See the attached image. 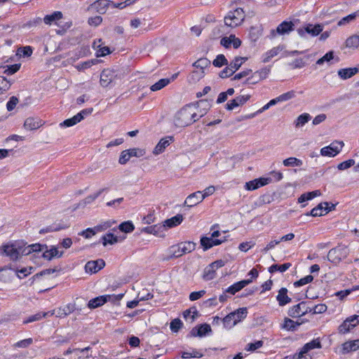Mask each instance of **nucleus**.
Returning a JSON list of instances; mask_svg holds the SVG:
<instances>
[{
    "label": "nucleus",
    "instance_id": "4be33fe9",
    "mask_svg": "<svg viewBox=\"0 0 359 359\" xmlns=\"http://www.w3.org/2000/svg\"><path fill=\"white\" fill-rule=\"evenodd\" d=\"M111 3L109 0H97L92 4L90 8L95 10L97 13L103 14L106 12L107 8Z\"/></svg>",
    "mask_w": 359,
    "mask_h": 359
},
{
    "label": "nucleus",
    "instance_id": "9d476101",
    "mask_svg": "<svg viewBox=\"0 0 359 359\" xmlns=\"http://www.w3.org/2000/svg\"><path fill=\"white\" fill-rule=\"evenodd\" d=\"M105 262L102 259H98L94 261H89L85 265L86 272L89 273H95L104 268Z\"/></svg>",
    "mask_w": 359,
    "mask_h": 359
},
{
    "label": "nucleus",
    "instance_id": "6e6d98bb",
    "mask_svg": "<svg viewBox=\"0 0 359 359\" xmlns=\"http://www.w3.org/2000/svg\"><path fill=\"white\" fill-rule=\"evenodd\" d=\"M11 84L4 76H0V94L4 93L9 89Z\"/></svg>",
    "mask_w": 359,
    "mask_h": 359
},
{
    "label": "nucleus",
    "instance_id": "680f3d73",
    "mask_svg": "<svg viewBox=\"0 0 359 359\" xmlns=\"http://www.w3.org/2000/svg\"><path fill=\"white\" fill-rule=\"evenodd\" d=\"M130 158V155L128 150H124L121 152L120 155L118 163L121 165H124L129 161Z\"/></svg>",
    "mask_w": 359,
    "mask_h": 359
},
{
    "label": "nucleus",
    "instance_id": "0e129e2a",
    "mask_svg": "<svg viewBox=\"0 0 359 359\" xmlns=\"http://www.w3.org/2000/svg\"><path fill=\"white\" fill-rule=\"evenodd\" d=\"M355 164V161L353 159H349L348 161H344L341 163H339L337 166L338 169L340 170H344L347 168H349L352 165Z\"/></svg>",
    "mask_w": 359,
    "mask_h": 359
},
{
    "label": "nucleus",
    "instance_id": "603ef678",
    "mask_svg": "<svg viewBox=\"0 0 359 359\" xmlns=\"http://www.w3.org/2000/svg\"><path fill=\"white\" fill-rule=\"evenodd\" d=\"M334 59V51L331 50L327 53L324 56L321 58L318 59L316 62L317 65H321L325 62H330L331 60Z\"/></svg>",
    "mask_w": 359,
    "mask_h": 359
},
{
    "label": "nucleus",
    "instance_id": "a18cd8bd",
    "mask_svg": "<svg viewBox=\"0 0 359 359\" xmlns=\"http://www.w3.org/2000/svg\"><path fill=\"white\" fill-rule=\"evenodd\" d=\"M48 316V313H42V312H39L34 315L30 316L26 319L24 320L23 323L27 324L29 323H32L34 321L40 320L43 318H46Z\"/></svg>",
    "mask_w": 359,
    "mask_h": 359
},
{
    "label": "nucleus",
    "instance_id": "1a4fd4ad",
    "mask_svg": "<svg viewBox=\"0 0 359 359\" xmlns=\"http://www.w3.org/2000/svg\"><path fill=\"white\" fill-rule=\"evenodd\" d=\"M226 241L224 236L219 239H213L212 237L203 236L201 238V245L203 247L204 251L209 250L213 246L220 245Z\"/></svg>",
    "mask_w": 359,
    "mask_h": 359
},
{
    "label": "nucleus",
    "instance_id": "f257e3e1",
    "mask_svg": "<svg viewBox=\"0 0 359 359\" xmlns=\"http://www.w3.org/2000/svg\"><path fill=\"white\" fill-rule=\"evenodd\" d=\"M196 244L192 241L181 242L169 248L170 258H177L190 253L196 248Z\"/></svg>",
    "mask_w": 359,
    "mask_h": 359
},
{
    "label": "nucleus",
    "instance_id": "aec40b11",
    "mask_svg": "<svg viewBox=\"0 0 359 359\" xmlns=\"http://www.w3.org/2000/svg\"><path fill=\"white\" fill-rule=\"evenodd\" d=\"M212 332V329L210 325L203 324L198 327H194L191 332V334L194 337H204L207 334Z\"/></svg>",
    "mask_w": 359,
    "mask_h": 359
},
{
    "label": "nucleus",
    "instance_id": "c85d7f7f",
    "mask_svg": "<svg viewBox=\"0 0 359 359\" xmlns=\"http://www.w3.org/2000/svg\"><path fill=\"white\" fill-rule=\"evenodd\" d=\"M359 348V339L348 341L342 344V353H348L355 351Z\"/></svg>",
    "mask_w": 359,
    "mask_h": 359
},
{
    "label": "nucleus",
    "instance_id": "e2e57ef3",
    "mask_svg": "<svg viewBox=\"0 0 359 359\" xmlns=\"http://www.w3.org/2000/svg\"><path fill=\"white\" fill-rule=\"evenodd\" d=\"M228 66L225 67L222 71L219 73V76L222 79L228 78L233 75V73H235L234 70L231 68V67L227 65Z\"/></svg>",
    "mask_w": 359,
    "mask_h": 359
},
{
    "label": "nucleus",
    "instance_id": "423d86ee",
    "mask_svg": "<svg viewBox=\"0 0 359 359\" xmlns=\"http://www.w3.org/2000/svg\"><path fill=\"white\" fill-rule=\"evenodd\" d=\"M224 261L218 259L207 266L203 271V278L205 280L214 279L216 275V270L224 266Z\"/></svg>",
    "mask_w": 359,
    "mask_h": 359
},
{
    "label": "nucleus",
    "instance_id": "bf43d9fd",
    "mask_svg": "<svg viewBox=\"0 0 359 359\" xmlns=\"http://www.w3.org/2000/svg\"><path fill=\"white\" fill-rule=\"evenodd\" d=\"M263 346V341L259 340L255 343H250L247 345L245 350L248 351H254Z\"/></svg>",
    "mask_w": 359,
    "mask_h": 359
},
{
    "label": "nucleus",
    "instance_id": "f8f14e48",
    "mask_svg": "<svg viewBox=\"0 0 359 359\" xmlns=\"http://www.w3.org/2000/svg\"><path fill=\"white\" fill-rule=\"evenodd\" d=\"M293 29L294 24L291 21H283L277 27L276 30L272 29L271 33L273 36H275L276 33L280 35H283L285 34H289Z\"/></svg>",
    "mask_w": 359,
    "mask_h": 359
},
{
    "label": "nucleus",
    "instance_id": "f03ea898",
    "mask_svg": "<svg viewBox=\"0 0 359 359\" xmlns=\"http://www.w3.org/2000/svg\"><path fill=\"white\" fill-rule=\"evenodd\" d=\"M248 314L247 308H240L236 311L230 313L226 316L223 319L224 326L226 328H231L236 325L238 323L245 319Z\"/></svg>",
    "mask_w": 359,
    "mask_h": 359
},
{
    "label": "nucleus",
    "instance_id": "7ed1b4c3",
    "mask_svg": "<svg viewBox=\"0 0 359 359\" xmlns=\"http://www.w3.org/2000/svg\"><path fill=\"white\" fill-rule=\"evenodd\" d=\"M245 18V12L241 8H238L233 11H229L224 18V23L231 28L241 25Z\"/></svg>",
    "mask_w": 359,
    "mask_h": 359
},
{
    "label": "nucleus",
    "instance_id": "a211bd4d",
    "mask_svg": "<svg viewBox=\"0 0 359 359\" xmlns=\"http://www.w3.org/2000/svg\"><path fill=\"white\" fill-rule=\"evenodd\" d=\"M252 283L251 279L243 280L229 286L225 292L231 294H235L237 292Z\"/></svg>",
    "mask_w": 359,
    "mask_h": 359
},
{
    "label": "nucleus",
    "instance_id": "39448f33",
    "mask_svg": "<svg viewBox=\"0 0 359 359\" xmlns=\"http://www.w3.org/2000/svg\"><path fill=\"white\" fill-rule=\"evenodd\" d=\"M3 253L11 260H17L22 255L23 246L20 243H8L2 246Z\"/></svg>",
    "mask_w": 359,
    "mask_h": 359
},
{
    "label": "nucleus",
    "instance_id": "69168bd1",
    "mask_svg": "<svg viewBox=\"0 0 359 359\" xmlns=\"http://www.w3.org/2000/svg\"><path fill=\"white\" fill-rule=\"evenodd\" d=\"M128 150L130 153V157H132V156L141 157V156H143L146 154L145 151L144 149H141L134 148V149H128Z\"/></svg>",
    "mask_w": 359,
    "mask_h": 359
},
{
    "label": "nucleus",
    "instance_id": "2eb2a0df",
    "mask_svg": "<svg viewBox=\"0 0 359 359\" xmlns=\"http://www.w3.org/2000/svg\"><path fill=\"white\" fill-rule=\"evenodd\" d=\"M102 45V39H97L93 42V47L97 50V57H104L111 53L108 46H103Z\"/></svg>",
    "mask_w": 359,
    "mask_h": 359
},
{
    "label": "nucleus",
    "instance_id": "412c9836",
    "mask_svg": "<svg viewBox=\"0 0 359 359\" xmlns=\"http://www.w3.org/2000/svg\"><path fill=\"white\" fill-rule=\"evenodd\" d=\"M110 301L109 294L99 296L89 301L88 306L90 309H95L102 306L104 303Z\"/></svg>",
    "mask_w": 359,
    "mask_h": 359
},
{
    "label": "nucleus",
    "instance_id": "0eeeda50",
    "mask_svg": "<svg viewBox=\"0 0 359 359\" xmlns=\"http://www.w3.org/2000/svg\"><path fill=\"white\" fill-rule=\"evenodd\" d=\"M343 147V142L334 141L329 146L322 148L320 149V154L323 156L334 157L340 152Z\"/></svg>",
    "mask_w": 359,
    "mask_h": 359
},
{
    "label": "nucleus",
    "instance_id": "774afa93",
    "mask_svg": "<svg viewBox=\"0 0 359 359\" xmlns=\"http://www.w3.org/2000/svg\"><path fill=\"white\" fill-rule=\"evenodd\" d=\"M295 359H312L308 353L303 348L299 353L294 354Z\"/></svg>",
    "mask_w": 359,
    "mask_h": 359
},
{
    "label": "nucleus",
    "instance_id": "ddd939ff",
    "mask_svg": "<svg viewBox=\"0 0 359 359\" xmlns=\"http://www.w3.org/2000/svg\"><path fill=\"white\" fill-rule=\"evenodd\" d=\"M69 227V224L67 221H60L59 222H55L53 224L47 226L45 229L40 230V233H45L53 231H58L62 229H65Z\"/></svg>",
    "mask_w": 359,
    "mask_h": 359
},
{
    "label": "nucleus",
    "instance_id": "49530a36",
    "mask_svg": "<svg viewBox=\"0 0 359 359\" xmlns=\"http://www.w3.org/2000/svg\"><path fill=\"white\" fill-rule=\"evenodd\" d=\"M118 229L120 231H121L124 233H130L134 230L135 226H134L133 224L132 223V222L127 221V222H123L121 224H120L118 226Z\"/></svg>",
    "mask_w": 359,
    "mask_h": 359
},
{
    "label": "nucleus",
    "instance_id": "e433bc0d",
    "mask_svg": "<svg viewBox=\"0 0 359 359\" xmlns=\"http://www.w3.org/2000/svg\"><path fill=\"white\" fill-rule=\"evenodd\" d=\"M322 346L320 341L319 338H317L313 339L310 342L305 344L302 348L304 349V351H306L308 353L311 350H313L314 348H320Z\"/></svg>",
    "mask_w": 359,
    "mask_h": 359
},
{
    "label": "nucleus",
    "instance_id": "de8ad7c7",
    "mask_svg": "<svg viewBox=\"0 0 359 359\" xmlns=\"http://www.w3.org/2000/svg\"><path fill=\"white\" fill-rule=\"evenodd\" d=\"M212 65L217 67H221L228 65V61L223 54L218 55L213 60Z\"/></svg>",
    "mask_w": 359,
    "mask_h": 359
},
{
    "label": "nucleus",
    "instance_id": "9b49d317",
    "mask_svg": "<svg viewBox=\"0 0 359 359\" xmlns=\"http://www.w3.org/2000/svg\"><path fill=\"white\" fill-rule=\"evenodd\" d=\"M115 72L109 69H104L100 74V85L102 87H107L115 79Z\"/></svg>",
    "mask_w": 359,
    "mask_h": 359
},
{
    "label": "nucleus",
    "instance_id": "3c124183",
    "mask_svg": "<svg viewBox=\"0 0 359 359\" xmlns=\"http://www.w3.org/2000/svg\"><path fill=\"white\" fill-rule=\"evenodd\" d=\"M296 96L294 90H290L278 96V100L280 102L290 100Z\"/></svg>",
    "mask_w": 359,
    "mask_h": 359
},
{
    "label": "nucleus",
    "instance_id": "393cba45",
    "mask_svg": "<svg viewBox=\"0 0 359 359\" xmlns=\"http://www.w3.org/2000/svg\"><path fill=\"white\" fill-rule=\"evenodd\" d=\"M268 72L266 70H261L255 72L250 77H248L246 80V83L248 84L257 83L259 81L266 78Z\"/></svg>",
    "mask_w": 359,
    "mask_h": 359
},
{
    "label": "nucleus",
    "instance_id": "f3484780",
    "mask_svg": "<svg viewBox=\"0 0 359 359\" xmlns=\"http://www.w3.org/2000/svg\"><path fill=\"white\" fill-rule=\"evenodd\" d=\"M322 31H323V26H321L320 25L318 24L314 26L312 25H308L304 28V29H299L298 33L299 35L303 36L304 32H306V33L311 34V36H314L318 35Z\"/></svg>",
    "mask_w": 359,
    "mask_h": 359
},
{
    "label": "nucleus",
    "instance_id": "a19ab883",
    "mask_svg": "<svg viewBox=\"0 0 359 359\" xmlns=\"http://www.w3.org/2000/svg\"><path fill=\"white\" fill-rule=\"evenodd\" d=\"M170 83L169 79H161L150 87L151 91H157L165 87Z\"/></svg>",
    "mask_w": 359,
    "mask_h": 359
},
{
    "label": "nucleus",
    "instance_id": "09e8293b",
    "mask_svg": "<svg viewBox=\"0 0 359 359\" xmlns=\"http://www.w3.org/2000/svg\"><path fill=\"white\" fill-rule=\"evenodd\" d=\"M284 48V46H278L276 47H274L271 50H270L268 53H267V57L266 59H264V62H268L269 60V59L275 57L276 55H277L280 51H282Z\"/></svg>",
    "mask_w": 359,
    "mask_h": 359
},
{
    "label": "nucleus",
    "instance_id": "4c0bfd02",
    "mask_svg": "<svg viewBox=\"0 0 359 359\" xmlns=\"http://www.w3.org/2000/svg\"><path fill=\"white\" fill-rule=\"evenodd\" d=\"M248 60V57H236L229 65L234 72L237 71L241 65Z\"/></svg>",
    "mask_w": 359,
    "mask_h": 359
},
{
    "label": "nucleus",
    "instance_id": "ea45409f",
    "mask_svg": "<svg viewBox=\"0 0 359 359\" xmlns=\"http://www.w3.org/2000/svg\"><path fill=\"white\" fill-rule=\"evenodd\" d=\"M346 46L351 48L359 47V35H352L346 41Z\"/></svg>",
    "mask_w": 359,
    "mask_h": 359
},
{
    "label": "nucleus",
    "instance_id": "6ab92c4d",
    "mask_svg": "<svg viewBox=\"0 0 359 359\" xmlns=\"http://www.w3.org/2000/svg\"><path fill=\"white\" fill-rule=\"evenodd\" d=\"M250 98V96H244L241 95L238 96L233 100H230L226 104V109L227 110H233L234 108L243 105L245 104Z\"/></svg>",
    "mask_w": 359,
    "mask_h": 359
},
{
    "label": "nucleus",
    "instance_id": "052dcab7",
    "mask_svg": "<svg viewBox=\"0 0 359 359\" xmlns=\"http://www.w3.org/2000/svg\"><path fill=\"white\" fill-rule=\"evenodd\" d=\"M42 22V19L39 17L35 18L23 25V27H34L39 25Z\"/></svg>",
    "mask_w": 359,
    "mask_h": 359
},
{
    "label": "nucleus",
    "instance_id": "8fccbe9b",
    "mask_svg": "<svg viewBox=\"0 0 359 359\" xmlns=\"http://www.w3.org/2000/svg\"><path fill=\"white\" fill-rule=\"evenodd\" d=\"M163 229V226H158V225H154L145 227L143 231L147 233L156 235L158 233V232L161 231V230Z\"/></svg>",
    "mask_w": 359,
    "mask_h": 359
},
{
    "label": "nucleus",
    "instance_id": "4468645a",
    "mask_svg": "<svg viewBox=\"0 0 359 359\" xmlns=\"http://www.w3.org/2000/svg\"><path fill=\"white\" fill-rule=\"evenodd\" d=\"M203 201L201 191H198L191 194L187 197L184 201V205L191 208L201 203Z\"/></svg>",
    "mask_w": 359,
    "mask_h": 359
},
{
    "label": "nucleus",
    "instance_id": "bb28decb",
    "mask_svg": "<svg viewBox=\"0 0 359 359\" xmlns=\"http://www.w3.org/2000/svg\"><path fill=\"white\" fill-rule=\"evenodd\" d=\"M183 215L178 214L170 219L165 220L164 224L163 225V229L167 226L168 228H172L180 225L183 221Z\"/></svg>",
    "mask_w": 359,
    "mask_h": 359
},
{
    "label": "nucleus",
    "instance_id": "c03bdc74",
    "mask_svg": "<svg viewBox=\"0 0 359 359\" xmlns=\"http://www.w3.org/2000/svg\"><path fill=\"white\" fill-rule=\"evenodd\" d=\"M102 244L106 246L107 244L113 245L118 242L117 236L113 233H107L102 237Z\"/></svg>",
    "mask_w": 359,
    "mask_h": 359
},
{
    "label": "nucleus",
    "instance_id": "c9c22d12",
    "mask_svg": "<svg viewBox=\"0 0 359 359\" xmlns=\"http://www.w3.org/2000/svg\"><path fill=\"white\" fill-rule=\"evenodd\" d=\"M311 119L309 114L304 113L299 115L295 121V127L299 128L304 126Z\"/></svg>",
    "mask_w": 359,
    "mask_h": 359
},
{
    "label": "nucleus",
    "instance_id": "dca6fc26",
    "mask_svg": "<svg viewBox=\"0 0 359 359\" xmlns=\"http://www.w3.org/2000/svg\"><path fill=\"white\" fill-rule=\"evenodd\" d=\"M63 254V251H59L57 248L53 245L50 249H48V248L44 249L42 257L47 260H51L54 257L60 258L62 257Z\"/></svg>",
    "mask_w": 359,
    "mask_h": 359
},
{
    "label": "nucleus",
    "instance_id": "cd10ccee",
    "mask_svg": "<svg viewBox=\"0 0 359 359\" xmlns=\"http://www.w3.org/2000/svg\"><path fill=\"white\" fill-rule=\"evenodd\" d=\"M45 248H47L46 245H41L39 243L29 245L27 247H23L22 255H28L32 252H43Z\"/></svg>",
    "mask_w": 359,
    "mask_h": 359
},
{
    "label": "nucleus",
    "instance_id": "5701e85b",
    "mask_svg": "<svg viewBox=\"0 0 359 359\" xmlns=\"http://www.w3.org/2000/svg\"><path fill=\"white\" fill-rule=\"evenodd\" d=\"M43 125L42 121L39 118L29 117L25 123L24 127L29 130H36Z\"/></svg>",
    "mask_w": 359,
    "mask_h": 359
},
{
    "label": "nucleus",
    "instance_id": "c756f323",
    "mask_svg": "<svg viewBox=\"0 0 359 359\" xmlns=\"http://www.w3.org/2000/svg\"><path fill=\"white\" fill-rule=\"evenodd\" d=\"M358 72L357 67L341 69L338 71L339 76L345 80L354 76Z\"/></svg>",
    "mask_w": 359,
    "mask_h": 359
},
{
    "label": "nucleus",
    "instance_id": "58836bf2",
    "mask_svg": "<svg viewBox=\"0 0 359 359\" xmlns=\"http://www.w3.org/2000/svg\"><path fill=\"white\" fill-rule=\"evenodd\" d=\"M291 265L292 264L290 263H285L281 265L273 264L269 268V271L271 273L276 271H280L283 273L287 271L291 266Z\"/></svg>",
    "mask_w": 359,
    "mask_h": 359
},
{
    "label": "nucleus",
    "instance_id": "79ce46f5",
    "mask_svg": "<svg viewBox=\"0 0 359 359\" xmlns=\"http://www.w3.org/2000/svg\"><path fill=\"white\" fill-rule=\"evenodd\" d=\"M210 65V61L209 60H208L207 58H200L199 60L196 61L193 65L195 67L200 68L202 70L201 73H200V75H199V76H201L202 74H203V69L207 67Z\"/></svg>",
    "mask_w": 359,
    "mask_h": 359
},
{
    "label": "nucleus",
    "instance_id": "338daca9",
    "mask_svg": "<svg viewBox=\"0 0 359 359\" xmlns=\"http://www.w3.org/2000/svg\"><path fill=\"white\" fill-rule=\"evenodd\" d=\"M72 312L69 306L67 308H60L56 312V316L63 318L68 316Z\"/></svg>",
    "mask_w": 359,
    "mask_h": 359
},
{
    "label": "nucleus",
    "instance_id": "72a5a7b5",
    "mask_svg": "<svg viewBox=\"0 0 359 359\" xmlns=\"http://www.w3.org/2000/svg\"><path fill=\"white\" fill-rule=\"evenodd\" d=\"M62 18V13L60 11H55L50 15L44 17L43 21L46 25H51L54 21L58 20Z\"/></svg>",
    "mask_w": 359,
    "mask_h": 359
},
{
    "label": "nucleus",
    "instance_id": "5fc2aeb1",
    "mask_svg": "<svg viewBox=\"0 0 359 359\" xmlns=\"http://www.w3.org/2000/svg\"><path fill=\"white\" fill-rule=\"evenodd\" d=\"M182 327V323L179 318L172 320L170 323V330L174 332H177Z\"/></svg>",
    "mask_w": 359,
    "mask_h": 359
},
{
    "label": "nucleus",
    "instance_id": "864d4df0",
    "mask_svg": "<svg viewBox=\"0 0 359 359\" xmlns=\"http://www.w3.org/2000/svg\"><path fill=\"white\" fill-rule=\"evenodd\" d=\"M313 280V276L309 275V276H306L299 279V280L296 281L294 283V285L295 287H300V286L304 285L307 283L312 282Z\"/></svg>",
    "mask_w": 359,
    "mask_h": 359
},
{
    "label": "nucleus",
    "instance_id": "f704fd0d",
    "mask_svg": "<svg viewBox=\"0 0 359 359\" xmlns=\"http://www.w3.org/2000/svg\"><path fill=\"white\" fill-rule=\"evenodd\" d=\"M359 17V10L356 12L351 13L343 18H341L337 23L339 26L346 25L353 21H354L356 18Z\"/></svg>",
    "mask_w": 359,
    "mask_h": 359
},
{
    "label": "nucleus",
    "instance_id": "4d7b16f0",
    "mask_svg": "<svg viewBox=\"0 0 359 359\" xmlns=\"http://www.w3.org/2000/svg\"><path fill=\"white\" fill-rule=\"evenodd\" d=\"M352 324H350L348 320L346 319L343 322V323L339 327V331L340 333L345 334L351 330L353 328Z\"/></svg>",
    "mask_w": 359,
    "mask_h": 359
},
{
    "label": "nucleus",
    "instance_id": "13d9d810",
    "mask_svg": "<svg viewBox=\"0 0 359 359\" xmlns=\"http://www.w3.org/2000/svg\"><path fill=\"white\" fill-rule=\"evenodd\" d=\"M21 67L20 64H15L12 65H8L6 67V69L4 71V73L8 75H11L17 72Z\"/></svg>",
    "mask_w": 359,
    "mask_h": 359
},
{
    "label": "nucleus",
    "instance_id": "7c9ffc66",
    "mask_svg": "<svg viewBox=\"0 0 359 359\" xmlns=\"http://www.w3.org/2000/svg\"><path fill=\"white\" fill-rule=\"evenodd\" d=\"M170 140L161 139L154 149V154L158 155L161 154L164 149L170 144V141L172 140V137H169Z\"/></svg>",
    "mask_w": 359,
    "mask_h": 359
},
{
    "label": "nucleus",
    "instance_id": "a878e982",
    "mask_svg": "<svg viewBox=\"0 0 359 359\" xmlns=\"http://www.w3.org/2000/svg\"><path fill=\"white\" fill-rule=\"evenodd\" d=\"M327 259L334 263L338 264L341 259V250L340 248H332L327 254Z\"/></svg>",
    "mask_w": 359,
    "mask_h": 359
},
{
    "label": "nucleus",
    "instance_id": "2f4dec72",
    "mask_svg": "<svg viewBox=\"0 0 359 359\" xmlns=\"http://www.w3.org/2000/svg\"><path fill=\"white\" fill-rule=\"evenodd\" d=\"M283 164L285 167H299L302 165L303 162L295 157H289L283 161Z\"/></svg>",
    "mask_w": 359,
    "mask_h": 359
},
{
    "label": "nucleus",
    "instance_id": "b1692460",
    "mask_svg": "<svg viewBox=\"0 0 359 359\" xmlns=\"http://www.w3.org/2000/svg\"><path fill=\"white\" fill-rule=\"evenodd\" d=\"M278 304L283 306L291 302V298L287 296V290L285 287H282L278 291V294L276 297Z\"/></svg>",
    "mask_w": 359,
    "mask_h": 359
},
{
    "label": "nucleus",
    "instance_id": "37998d69",
    "mask_svg": "<svg viewBox=\"0 0 359 359\" xmlns=\"http://www.w3.org/2000/svg\"><path fill=\"white\" fill-rule=\"evenodd\" d=\"M300 325L301 323H295L292 320L285 318L282 327L287 330H295Z\"/></svg>",
    "mask_w": 359,
    "mask_h": 359
},
{
    "label": "nucleus",
    "instance_id": "473e14b6",
    "mask_svg": "<svg viewBox=\"0 0 359 359\" xmlns=\"http://www.w3.org/2000/svg\"><path fill=\"white\" fill-rule=\"evenodd\" d=\"M81 120L82 116L80 114H76L73 117L64 121L60 123V126L62 127H71L79 123Z\"/></svg>",
    "mask_w": 359,
    "mask_h": 359
},
{
    "label": "nucleus",
    "instance_id": "20e7f679",
    "mask_svg": "<svg viewBox=\"0 0 359 359\" xmlns=\"http://www.w3.org/2000/svg\"><path fill=\"white\" fill-rule=\"evenodd\" d=\"M193 110L191 107L181 109L175 116V124L177 127H185L193 123Z\"/></svg>",
    "mask_w": 359,
    "mask_h": 359
},
{
    "label": "nucleus",
    "instance_id": "6e6552de",
    "mask_svg": "<svg viewBox=\"0 0 359 359\" xmlns=\"http://www.w3.org/2000/svg\"><path fill=\"white\" fill-rule=\"evenodd\" d=\"M312 309L307 306L306 302H302L298 304L293 306L288 310V315L292 318H297L303 316L309 312H311Z\"/></svg>",
    "mask_w": 359,
    "mask_h": 359
}]
</instances>
